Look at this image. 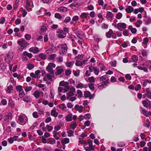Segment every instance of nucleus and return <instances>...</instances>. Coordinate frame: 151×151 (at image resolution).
I'll return each mask as SVG.
<instances>
[{
    "label": "nucleus",
    "mask_w": 151,
    "mask_h": 151,
    "mask_svg": "<svg viewBox=\"0 0 151 151\" xmlns=\"http://www.w3.org/2000/svg\"><path fill=\"white\" fill-rule=\"evenodd\" d=\"M28 121L27 117L24 114H21L18 116V122L21 125H25L27 122Z\"/></svg>",
    "instance_id": "obj_1"
},
{
    "label": "nucleus",
    "mask_w": 151,
    "mask_h": 151,
    "mask_svg": "<svg viewBox=\"0 0 151 151\" xmlns=\"http://www.w3.org/2000/svg\"><path fill=\"white\" fill-rule=\"evenodd\" d=\"M69 32V28L65 27L63 28V31L61 29H59L57 32L58 38H65L66 36V33Z\"/></svg>",
    "instance_id": "obj_2"
},
{
    "label": "nucleus",
    "mask_w": 151,
    "mask_h": 151,
    "mask_svg": "<svg viewBox=\"0 0 151 151\" xmlns=\"http://www.w3.org/2000/svg\"><path fill=\"white\" fill-rule=\"evenodd\" d=\"M17 43L21 47L19 48V50L20 51H22L24 48H26L27 46L29 45L23 39L18 40Z\"/></svg>",
    "instance_id": "obj_3"
},
{
    "label": "nucleus",
    "mask_w": 151,
    "mask_h": 151,
    "mask_svg": "<svg viewBox=\"0 0 151 151\" xmlns=\"http://www.w3.org/2000/svg\"><path fill=\"white\" fill-rule=\"evenodd\" d=\"M60 46L61 47V48L59 50V54L61 55H64L65 54L67 51V46L66 44L59 45L57 47V48H59Z\"/></svg>",
    "instance_id": "obj_4"
},
{
    "label": "nucleus",
    "mask_w": 151,
    "mask_h": 151,
    "mask_svg": "<svg viewBox=\"0 0 151 151\" xmlns=\"http://www.w3.org/2000/svg\"><path fill=\"white\" fill-rule=\"evenodd\" d=\"M59 86H64L65 88L63 89V91L64 93L68 91L70 89L68 83L67 82H65L63 81L60 82Z\"/></svg>",
    "instance_id": "obj_5"
},
{
    "label": "nucleus",
    "mask_w": 151,
    "mask_h": 151,
    "mask_svg": "<svg viewBox=\"0 0 151 151\" xmlns=\"http://www.w3.org/2000/svg\"><path fill=\"white\" fill-rule=\"evenodd\" d=\"M55 65L52 63H49L46 68V69L48 72L51 74L53 75L54 71L53 70V68L55 67Z\"/></svg>",
    "instance_id": "obj_6"
},
{
    "label": "nucleus",
    "mask_w": 151,
    "mask_h": 151,
    "mask_svg": "<svg viewBox=\"0 0 151 151\" xmlns=\"http://www.w3.org/2000/svg\"><path fill=\"white\" fill-rule=\"evenodd\" d=\"M14 56V53L12 51L8 53L6 56L5 58V61L7 63H9L12 59Z\"/></svg>",
    "instance_id": "obj_7"
},
{
    "label": "nucleus",
    "mask_w": 151,
    "mask_h": 151,
    "mask_svg": "<svg viewBox=\"0 0 151 151\" xmlns=\"http://www.w3.org/2000/svg\"><path fill=\"white\" fill-rule=\"evenodd\" d=\"M114 27L117 28L119 30H122L126 28V24L124 23H119L116 25H114Z\"/></svg>",
    "instance_id": "obj_8"
},
{
    "label": "nucleus",
    "mask_w": 151,
    "mask_h": 151,
    "mask_svg": "<svg viewBox=\"0 0 151 151\" xmlns=\"http://www.w3.org/2000/svg\"><path fill=\"white\" fill-rule=\"evenodd\" d=\"M44 93L43 92L39 91L38 90H36L33 93V95L36 99H38L40 97L43 96Z\"/></svg>",
    "instance_id": "obj_9"
},
{
    "label": "nucleus",
    "mask_w": 151,
    "mask_h": 151,
    "mask_svg": "<svg viewBox=\"0 0 151 151\" xmlns=\"http://www.w3.org/2000/svg\"><path fill=\"white\" fill-rule=\"evenodd\" d=\"M142 104L143 106L146 108L148 107L149 109H151V102L148 99L142 101Z\"/></svg>",
    "instance_id": "obj_10"
},
{
    "label": "nucleus",
    "mask_w": 151,
    "mask_h": 151,
    "mask_svg": "<svg viewBox=\"0 0 151 151\" xmlns=\"http://www.w3.org/2000/svg\"><path fill=\"white\" fill-rule=\"evenodd\" d=\"M70 89V91L67 93L68 96L66 98L68 99H69V97L73 96L74 93L76 92V89L73 87H72Z\"/></svg>",
    "instance_id": "obj_11"
},
{
    "label": "nucleus",
    "mask_w": 151,
    "mask_h": 151,
    "mask_svg": "<svg viewBox=\"0 0 151 151\" xmlns=\"http://www.w3.org/2000/svg\"><path fill=\"white\" fill-rule=\"evenodd\" d=\"M106 17L111 22L114 18L113 14L111 12L108 11L107 12Z\"/></svg>",
    "instance_id": "obj_12"
},
{
    "label": "nucleus",
    "mask_w": 151,
    "mask_h": 151,
    "mask_svg": "<svg viewBox=\"0 0 151 151\" xmlns=\"http://www.w3.org/2000/svg\"><path fill=\"white\" fill-rule=\"evenodd\" d=\"M100 81H104L103 83L106 84H107V83H108L109 79L106 75H104V76H101L100 78Z\"/></svg>",
    "instance_id": "obj_13"
},
{
    "label": "nucleus",
    "mask_w": 151,
    "mask_h": 151,
    "mask_svg": "<svg viewBox=\"0 0 151 151\" xmlns=\"http://www.w3.org/2000/svg\"><path fill=\"white\" fill-rule=\"evenodd\" d=\"M32 1L30 0H26V5L25 7L27 9L31 10V8L30 7L31 6Z\"/></svg>",
    "instance_id": "obj_14"
},
{
    "label": "nucleus",
    "mask_w": 151,
    "mask_h": 151,
    "mask_svg": "<svg viewBox=\"0 0 151 151\" xmlns=\"http://www.w3.org/2000/svg\"><path fill=\"white\" fill-rule=\"evenodd\" d=\"M48 27L47 24H44L40 30L41 34L44 33L46 32L47 30Z\"/></svg>",
    "instance_id": "obj_15"
},
{
    "label": "nucleus",
    "mask_w": 151,
    "mask_h": 151,
    "mask_svg": "<svg viewBox=\"0 0 151 151\" xmlns=\"http://www.w3.org/2000/svg\"><path fill=\"white\" fill-rule=\"evenodd\" d=\"M29 51L34 53H37L39 52L38 49L36 47H32L29 49Z\"/></svg>",
    "instance_id": "obj_16"
},
{
    "label": "nucleus",
    "mask_w": 151,
    "mask_h": 151,
    "mask_svg": "<svg viewBox=\"0 0 151 151\" xmlns=\"http://www.w3.org/2000/svg\"><path fill=\"white\" fill-rule=\"evenodd\" d=\"M126 12L128 13H131L134 11V8L132 6H127L125 9Z\"/></svg>",
    "instance_id": "obj_17"
},
{
    "label": "nucleus",
    "mask_w": 151,
    "mask_h": 151,
    "mask_svg": "<svg viewBox=\"0 0 151 151\" xmlns=\"http://www.w3.org/2000/svg\"><path fill=\"white\" fill-rule=\"evenodd\" d=\"M145 95L147 97L151 99V91H150L149 88H147L146 90Z\"/></svg>",
    "instance_id": "obj_18"
},
{
    "label": "nucleus",
    "mask_w": 151,
    "mask_h": 151,
    "mask_svg": "<svg viewBox=\"0 0 151 151\" xmlns=\"http://www.w3.org/2000/svg\"><path fill=\"white\" fill-rule=\"evenodd\" d=\"M75 108L80 113L82 112L83 109V107L82 106H79L78 105L75 106Z\"/></svg>",
    "instance_id": "obj_19"
},
{
    "label": "nucleus",
    "mask_w": 151,
    "mask_h": 151,
    "mask_svg": "<svg viewBox=\"0 0 151 151\" xmlns=\"http://www.w3.org/2000/svg\"><path fill=\"white\" fill-rule=\"evenodd\" d=\"M12 116L11 114H8L4 116V120L8 121L11 120L12 119Z\"/></svg>",
    "instance_id": "obj_20"
},
{
    "label": "nucleus",
    "mask_w": 151,
    "mask_h": 151,
    "mask_svg": "<svg viewBox=\"0 0 151 151\" xmlns=\"http://www.w3.org/2000/svg\"><path fill=\"white\" fill-rule=\"evenodd\" d=\"M128 29L133 34H135L137 32V29L133 27L132 25H129L128 27Z\"/></svg>",
    "instance_id": "obj_21"
},
{
    "label": "nucleus",
    "mask_w": 151,
    "mask_h": 151,
    "mask_svg": "<svg viewBox=\"0 0 151 151\" xmlns=\"http://www.w3.org/2000/svg\"><path fill=\"white\" fill-rule=\"evenodd\" d=\"M58 113L56 111L55 108L53 109L51 111V116L56 117L58 116Z\"/></svg>",
    "instance_id": "obj_22"
},
{
    "label": "nucleus",
    "mask_w": 151,
    "mask_h": 151,
    "mask_svg": "<svg viewBox=\"0 0 151 151\" xmlns=\"http://www.w3.org/2000/svg\"><path fill=\"white\" fill-rule=\"evenodd\" d=\"M140 110L141 113L144 116L146 117L148 116V111H147L145 110L142 107H140Z\"/></svg>",
    "instance_id": "obj_23"
},
{
    "label": "nucleus",
    "mask_w": 151,
    "mask_h": 151,
    "mask_svg": "<svg viewBox=\"0 0 151 151\" xmlns=\"http://www.w3.org/2000/svg\"><path fill=\"white\" fill-rule=\"evenodd\" d=\"M88 15V13L86 12L82 13L80 16V17L81 19H86Z\"/></svg>",
    "instance_id": "obj_24"
},
{
    "label": "nucleus",
    "mask_w": 151,
    "mask_h": 151,
    "mask_svg": "<svg viewBox=\"0 0 151 151\" xmlns=\"http://www.w3.org/2000/svg\"><path fill=\"white\" fill-rule=\"evenodd\" d=\"M63 71V70L62 68L60 67L57 68V71L56 73V75L57 76L61 74Z\"/></svg>",
    "instance_id": "obj_25"
},
{
    "label": "nucleus",
    "mask_w": 151,
    "mask_h": 151,
    "mask_svg": "<svg viewBox=\"0 0 151 151\" xmlns=\"http://www.w3.org/2000/svg\"><path fill=\"white\" fill-rule=\"evenodd\" d=\"M69 138H66L63 139L61 141V143L62 145H64L66 144L69 143Z\"/></svg>",
    "instance_id": "obj_26"
},
{
    "label": "nucleus",
    "mask_w": 151,
    "mask_h": 151,
    "mask_svg": "<svg viewBox=\"0 0 151 151\" xmlns=\"http://www.w3.org/2000/svg\"><path fill=\"white\" fill-rule=\"evenodd\" d=\"M113 33V30L111 29H109V31L106 33V35L107 38H111Z\"/></svg>",
    "instance_id": "obj_27"
},
{
    "label": "nucleus",
    "mask_w": 151,
    "mask_h": 151,
    "mask_svg": "<svg viewBox=\"0 0 151 151\" xmlns=\"http://www.w3.org/2000/svg\"><path fill=\"white\" fill-rule=\"evenodd\" d=\"M47 143L53 145L55 142V140L53 138H50L47 140Z\"/></svg>",
    "instance_id": "obj_28"
},
{
    "label": "nucleus",
    "mask_w": 151,
    "mask_h": 151,
    "mask_svg": "<svg viewBox=\"0 0 151 151\" xmlns=\"http://www.w3.org/2000/svg\"><path fill=\"white\" fill-rule=\"evenodd\" d=\"M107 84L102 83V84L99 86L98 88L100 90H102L107 86Z\"/></svg>",
    "instance_id": "obj_29"
},
{
    "label": "nucleus",
    "mask_w": 151,
    "mask_h": 151,
    "mask_svg": "<svg viewBox=\"0 0 151 151\" xmlns=\"http://www.w3.org/2000/svg\"><path fill=\"white\" fill-rule=\"evenodd\" d=\"M85 149L86 151H92L94 150L93 147L87 146L85 147Z\"/></svg>",
    "instance_id": "obj_30"
},
{
    "label": "nucleus",
    "mask_w": 151,
    "mask_h": 151,
    "mask_svg": "<svg viewBox=\"0 0 151 151\" xmlns=\"http://www.w3.org/2000/svg\"><path fill=\"white\" fill-rule=\"evenodd\" d=\"M87 87L86 86H84L82 83H80L78 84L76 86V88H86Z\"/></svg>",
    "instance_id": "obj_31"
},
{
    "label": "nucleus",
    "mask_w": 151,
    "mask_h": 151,
    "mask_svg": "<svg viewBox=\"0 0 151 151\" xmlns=\"http://www.w3.org/2000/svg\"><path fill=\"white\" fill-rule=\"evenodd\" d=\"M95 78L93 76H91L89 77L88 80H86V81L87 82H93L94 83L95 81Z\"/></svg>",
    "instance_id": "obj_32"
},
{
    "label": "nucleus",
    "mask_w": 151,
    "mask_h": 151,
    "mask_svg": "<svg viewBox=\"0 0 151 151\" xmlns=\"http://www.w3.org/2000/svg\"><path fill=\"white\" fill-rule=\"evenodd\" d=\"M72 114H69L66 117V120L68 121H72Z\"/></svg>",
    "instance_id": "obj_33"
},
{
    "label": "nucleus",
    "mask_w": 151,
    "mask_h": 151,
    "mask_svg": "<svg viewBox=\"0 0 151 151\" xmlns=\"http://www.w3.org/2000/svg\"><path fill=\"white\" fill-rule=\"evenodd\" d=\"M13 87L12 85H10L7 88L6 91L8 93H10L11 91L12 90Z\"/></svg>",
    "instance_id": "obj_34"
},
{
    "label": "nucleus",
    "mask_w": 151,
    "mask_h": 151,
    "mask_svg": "<svg viewBox=\"0 0 151 151\" xmlns=\"http://www.w3.org/2000/svg\"><path fill=\"white\" fill-rule=\"evenodd\" d=\"M138 57L135 55H134L132 57V59L133 61L134 62L136 63L138 60Z\"/></svg>",
    "instance_id": "obj_35"
},
{
    "label": "nucleus",
    "mask_w": 151,
    "mask_h": 151,
    "mask_svg": "<svg viewBox=\"0 0 151 151\" xmlns=\"http://www.w3.org/2000/svg\"><path fill=\"white\" fill-rule=\"evenodd\" d=\"M77 93L78 95V98H81L83 97V93L80 90H78L77 91Z\"/></svg>",
    "instance_id": "obj_36"
},
{
    "label": "nucleus",
    "mask_w": 151,
    "mask_h": 151,
    "mask_svg": "<svg viewBox=\"0 0 151 151\" xmlns=\"http://www.w3.org/2000/svg\"><path fill=\"white\" fill-rule=\"evenodd\" d=\"M58 9L60 11L63 12H66L67 10V8L64 6H61Z\"/></svg>",
    "instance_id": "obj_37"
},
{
    "label": "nucleus",
    "mask_w": 151,
    "mask_h": 151,
    "mask_svg": "<svg viewBox=\"0 0 151 151\" xmlns=\"http://www.w3.org/2000/svg\"><path fill=\"white\" fill-rule=\"evenodd\" d=\"M91 93L88 91H86L84 92V95L85 98H88L90 96Z\"/></svg>",
    "instance_id": "obj_38"
},
{
    "label": "nucleus",
    "mask_w": 151,
    "mask_h": 151,
    "mask_svg": "<svg viewBox=\"0 0 151 151\" xmlns=\"http://www.w3.org/2000/svg\"><path fill=\"white\" fill-rule=\"evenodd\" d=\"M56 56V55L55 54H51L49 55V59L50 60H52L54 59Z\"/></svg>",
    "instance_id": "obj_39"
},
{
    "label": "nucleus",
    "mask_w": 151,
    "mask_h": 151,
    "mask_svg": "<svg viewBox=\"0 0 151 151\" xmlns=\"http://www.w3.org/2000/svg\"><path fill=\"white\" fill-rule=\"evenodd\" d=\"M75 64L77 66H81L83 65V63L78 60H76Z\"/></svg>",
    "instance_id": "obj_40"
},
{
    "label": "nucleus",
    "mask_w": 151,
    "mask_h": 151,
    "mask_svg": "<svg viewBox=\"0 0 151 151\" xmlns=\"http://www.w3.org/2000/svg\"><path fill=\"white\" fill-rule=\"evenodd\" d=\"M122 16V14L120 12H118L116 14V18L118 19H121Z\"/></svg>",
    "instance_id": "obj_41"
},
{
    "label": "nucleus",
    "mask_w": 151,
    "mask_h": 151,
    "mask_svg": "<svg viewBox=\"0 0 151 151\" xmlns=\"http://www.w3.org/2000/svg\"><path fill=\"white\" fill-rule=\"evenodd\" d=\"M40 70H37L35 72V75L37 77V78H39L40 77Z\"/></svg>",
    "instance_id": "obj_42"
},
{
    "label": "nucleus",
    "mask_w": 151,
    "mask_h": 151,
    "mask_svg": "<svg viewBox=\"0 0 151 151\" xmlns=\"http://www.w3.org/2000/svg\"><path fill=\"white\" fill-rule=\"evenodd\" d=\"M9 105L10 106L13 107L14 106V102L11 99H10L9 100Z\"/></svg>",
    "instance_id": "obj_43"
},
{
    "label": "nucleus",
    "mask_w": 151,
    "mask_h": 151,
    "mask_svg": "<svg viewBox=\"0 0 151 151\" xmlns=\"http://www.w3.org/2000/svg\"><path fill=\"white\" fill-rule=\"evenodd\" d=\"M23 100L26 102H30V101L29 97L27 96H25L23 98Z\"/></svg>",
    "instance_id": "obj_44"
},
{
    "label": "nucleus",
    "mask_w": 151,
    "mask_h": 151,
    "mask_svg": "<svg viewBox=\"0 0 151 151\" xmlns=\"http://www.w3.org/2000/svg\"><path fill=\"white\" fill-rule=\"evenodd\" d=\"M24 55H26L29 58H31L32 56V54L31 53H28L26 51H25L24 52Z\"/></svg>",
    "instance_id": "obj_45"
},
{
    "label": "nucleus",
    "mask_w": 151,
    "mask_h": 151,
    "mask_svg": "<svg viewBox=\"0 0 151 151\" xmlns=\"http://www.w3.org/2000/svg\"><path fill=\"white\" fill-rule=\"evenodd\" d=\"M123 34L125 36H128L129 34V32L127 29H125L123 31Z\"/></svg>",
    "instance_id": "obj_46"
},
{
    "label": "nucleus",
    "mask_w": 151,
    "mask_h": 151,
    "mask_svg": "<svg viewBox=\"0 0 151 151\" xmlns=\"http://www.w3.org/2000/svg\"><path fill=\"white\" fill-rule=\"evenodd\" d=\"M71 20V18L70 17H66L64 19L63 22H64L67 23L69 22Z\"/></svg>",
    "instance_id": "obj_47"
},
{
    "label": "nucleus",
    "mask_w": 151,
    "mask_h": 151,
    "mask_svg": "<svg viewBox=\"0 0 151 151\" xmlns=\"http://www.w3.org/2000/svg\"><path fill=\"white\" fill-rule=\"evenodd\" d=\"M68 134V136L69 137H72L73 135V131L70 130L67 132Z\"/></svg>",
    "instance_id": "obj_48"
},
{
    "label": "nucleus",
    "mask_w": 151,
    "mask_h": 151,
    "mask_svg": "<svg viewBox=\"0 0 151 151\" xmlns=\"http://www.w3.org/2000/svg\"><path fill=\"white\" fill-rule=\"evenodd\" d=\"M96 67H95L91 65L89 68V69L90 70V72H92L94 71V70L96 68Z\"/></svg>",
    "instance_id": "obj_49"
},
{
    "label": "nucleus",
    "mask_w": 151,
    "mask_h": 151,
    "mask_svg": "<svg viewBox=\"0 0 151 151\" xmlns=\"http://www.w3.org/2000/svg\"><path fill=\"white\" fill-rule=\"evenodd\" d=\"M78 17L76 15L74 16L72 19V21L74 22H77L78 20Z\"/></svg>",
    "instance_id": "obj_50"
},
{
    "label": "nucleus",
    "mask_w": 151,
    "mask_h": 151,
    "mask_svg": "<svg viewBox=\"0 0 151 151\" xmlns=\"http://www.w3.org/2000/svg\"><path fill=\"white\" fill-rule=\"evenodd\" d=\"M98 3L100 6H102L104 4V2L103 0H98Z\"/></svg>",
    "instance_id": "obj_51"
},
{
    "label": "nucleus",
    "mask_w": 151,
    "mask_h": 151,
    "mask_svg": "<svg viewBox=\"0 0 151 151\" xmlns=\"http://www.w3.org/2000/svg\"><path fill=\"white\" fill-rule=\"evenodd\" d=\"M39 57L41 58L42 59H45L46 58V55L43 54H40L39 55Z\"/></svg>",
    "instance_id": "obj_52"
},
{
    "label": "nucleus",
    "mask_w": 151,
    "mask_h": 151,
    "mask_svg": "<svg viewBox=\"0 0 151 151\" xmlns=\"http://www.w3.org/2000/svg\"><path fill=\"white\" fill-rule=\"evenodd\" d=\"M55 17L56 18L59 19H61V17L59 13H56L55 15Z\"/></svg>",
    "instance_id": "obj_53"
},
{
    "label": "nucleus",
    "mask_w": 151,
    "mask_h": 151,
    "mask_svg": "<svg viewBox=\"0 0 151 151\" xmlns=\"http://www.w3.org/2000/svg\"><path fill=\"white\" fill-rule=\"evenodd\" d=\"M144 126L147 127H149L150 126V122L148 119L146 121V122L144 124Z\"/></svg>",
    "instance_id": "obj_54"
},
{
    "label": "nucleus",
    "mask_w": 151,
    "mask_h": 151,
    "mask_svg": "<svg viewBox=\"0 0 151 151\" xmlns=\"http://www.w3.org/2000/svg\"><path fill=\"white\" fill-rule=\"evenodd\" d=\"M32 116L33 117L35 118H37L39 116L37 113L36 111L33 113Z\"/></svg>",
    "instance_id": "obj_55"
},
{
    "label": "nucleus",
    "mask_w": 151,
    "mask_h": 151,
    "mask_svg": "<svg viewBox=\"0 0 151 151\" xmlns=\"http://www.w3.org/2000/svg\"><path fill=\"white\" fill-rule=\"evenodd\" d=\"M34 68V66L32 64H29L27 65V68L29 70H31Z\"/></svg>",
    "instance_id": "obj_56"
},
{
    "label": "nucleus",
    "mask_w": 151,
    "mask_h": 151,
    "mask_svg": "<svg viewBox=\"0 0 151 151\" xmlns=\"http://www.w3.org/2000/svg\"><path fill=\"white\" fill-rule=\"evenodd\" d=\"M141 88V86L140 84H138L137 85L135 88V90L137 91H138Z\"/></svg>",
    "instance_id": "obj_57"
},
{
    "label": "nucleus",
    "mask_w": 151,
    "mask_h": 151,
    "mask_svg": "<svg viewBox=\"0 0 151 151\" xmlns=\"http://www.w3.org/2000/svg\"><path fill=\"white\" fill-rule=\"evenodd\" d=\"M32 88V87L31 86H27L25 88L24 90L25 91L27 92L31 91Z\"/></svg>",
    "instance_id": "obj_58"
},
{
    "label": "nucleus",
    "mask_w": 151,
    "mask_h": 151,
    "mask_svg": "<svg viewBox=\"0 0 151 151\" xmlns=\"http://www.w3.org/2000/svg\"><path fill=\"white\" fill-rule=\"evenodd\" d=\"M5 20V19L4 17H2L0 19V24H3Z\"/></svg>",
    "instance_id": "obj_59"
},
{
    "label": "nucleus",
    "mask_w": 151,
    "mask_h": 151,
    "mask_svg": "<svg viewBox=\"0 0 151 151\" xmlns=\"http://www.w3.org/2000/svg\"><path fill=\"white\" fill-rule=\"evenodd\" d=\"M73 63L72 62H68L66 63V65L67 67H70L73 65Z\"/></svg>",
    "instance_id": "obj_60"
},
{
    "label": "nucleus",
    "mask_w": 151,
    "mask_h": 151,
    "mask_svg": "<svg viewBox=\"0 0 151 151\" xmlns=\"http://www.w3.org/2000/svg\"><path fill=\"white\" fill-rule=\"evenodd\" d=\"M89 87L90 89L92 90H93L94 89V86L93 84L92 83H90L89 85Z\"/></svg>",
    "instance_id": "obj_61"
},
{
    "label": "nucleus",
    "mask_w": 151,
    "mask_h": 151,
    "mask_svg": "<svg viewBox=\"0 0 151 151\" xmlns=\"http://www.w3.org/2000/svg\"><path fill=\"white\" fill-rule=\"evenodd\" d=\"M91 118V115L89 114H86L84 116V119H89Z\"/></svg>",
    "instance_id": "obj_62"
},
{
    "label": "nucleus",
    "mask_w": 151,
    "mask_h": 151,
    "mask_svg": "<svg viewBox=\"0 0 151 151\" xmlns=\"http://www.w3.org/2000/svg\"><path fill=\"white\" fill-rule=\"evenodd\" d=\"M77 126V124L76 123H73L70 125V127L71 128L74 130Z\"/></svg>",
    "instance_id": "obj_63"
},
{
    "label": "nucleus",
    "mask_w": 151,
    "mask_h": 151,
    "mask_svg": "<svg viewBox=\"0 0 151 151\" xmlns=\"http://www.w3.org/2000/svg\"><path fill=\"white\" fill-rule=\"evenodd\" d=\"M102 28L103 29H107L108 27V25L105 23H103L102 25Z\"/></svg>",
    "instance_id": "obj_64"
}]
</instances>
